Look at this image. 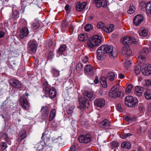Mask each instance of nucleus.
<instances>
[{
    "mask_svg": "<svg viewBox=\"0 0 151 151\" xmlns=\"http://www.w3.org/2000/svg\"><path fill=\"white\" fill-rule=\"evenodd\" d=\"M95 105L100 108H103L105 105V100L102 98L96 99L94 101Z\"/></svg>",
    "mask_w": 151,
    "mask_h": 151,
    "instance_id": "4468645a",
    "label": "nucleus"
},
{
    "mask_svg": "<svg viewBox=\"0 0 151 151\" xmlns=\"http://www.w3.org/2000/svg\"><path fill=\"white\" fill-rule=\"evenodd\" d=\"M43 91L41 94V96L43 98H46L47 97V83L45 82L43 83Z\"/></svg>",
    "mask_w": 151,
    "mask_h": 151,
    "instance_id": "4be33fe9",
    "label": "nucleus"
},
{
    "mask_svg": "<svg viewBox=\"0 0 151 151\" xmlns=\"http://www.w3.org/2000/svg\"><path fill=\"white\" fill-rule=\"evenodd\" d=\"M39 27V24L38 22L33 23L32 25V28L34 29H37Z\"/></svg>",
    "mask_w": 151,
    "mask_h": 151,
    "instance_id": "3c124183",
    "label": "nucleus"
},
{
    "mask_svg": "<svg viewBox=\"0 0 151 151\" xmlns=\"http://www.w3.org/2000/svg\"><path fill=\"white\" fill-rule=\"evenodd\" d=\"M143 17L142 15L140 14L137 15L134 18V25L136 26H138L143 21Z\"/></svg>",
    "mask_w": 151,
    "mask_h": 151,
    "instance_id": "ddd939ff",
    "label": "nucleus"
},
{
    "mask_svg": "<svg viewBox=\"0 0 151 151\" xmlns=\"http://www.w3.org/2000/svg\"><path fill=\"white\" fill-rule=\"evenodd\" d=\"M135 10V8L133 4L130 5L128 10L127 11V13L130 14H133Z\"/></svg>",
    "mask_w": 151,
    "mask_h": 151,
    "instance_id": "4c0bfd02",
    "label": "nucleus"
},
{
    "mask_svg": "<svg viewBox=\"0 0 151 151\" xmlns=\"http://www.w3.org/2000/svg\"><path fill=\"white\" fill-rule=\"evenodd\" d=\"M101 36L97 35H94L91 37L87 41V45L91 48L98 46L101 43Z\"/></svg>",
    "mask_w": 151,
    "mask_h": 151,
    "instance_id": "f03ea898",
    "label": "nucleus"
},
{
    "mask_svg": "<svg viewBox=\"0 0 151 151\" xmlns=\"http://www.w3.org/2000/svg\"><path fill=\"white\" fill-rule=\"evenodd\" d=\"M56 113V111L55 109H52L50 113L49 118V121H50L52 120L55 117Z\"/></svg>",
    "mask_w": 151,
    "mask_h": 151,
    "instance_id": "c9c22d12",
    "label": "nucleus"
},
{
    "mask_svg": "<svg viewBox=\"0 0 151 151\" xmlns=\"http://www.w3.org/2000/svg\"><path fill=\"white\" fill-rule=\"evenodd\" d=\"M141 70V67L140 65H137L134 68V72L136 75L139 74Z\"/></svg>",
    "mask_w": 151,
    "mask_h": 151,
    "instance_id": "a18cd8bd",
    "label": "nucleus"
},
{
    "mask_svg": "<svg viewBox=\"0 0 151 151\" xmlns=\"http://www.w3.org/2000/svg\"><path fill=\"white\" fill-rule=\"evenodd\" d=\"M102 2L104 3H105V1H101V0H95L94 1V2L96 7L99 8L102 7L101 5V3Z\"/></svg>",
    "mask_w": 151,
    "mask_h": 151,
    "instance_id": "79ce46f5",
    "label": "nucleus"
},
{
    "mask_svg": "<svg viewBox=\"0 0 151 151\" xmlns=\"http://www.w3.org/2000/svg\"><path fill=\"white\" fill-rule=\"evenodd\" d=\"M91 139V136L90 134L81 135L78 137V139L80 142L82 143H88Z\"/></svg>",
    "mask_w": 151,
    "mask_h": 151,
    "instance_id": "1a4fd4ad",
    "label": "nucleus"
},
{
    "mask_svg": "<svg viewBox=\"0 0 151 151\" xmlns=\"http://www.w3.org/2000/svg\"><path fill=\"white\" fill-rule=\"evenodd\" d=\"M100 83H101V82H106V78L105 77H102L101 78L100 80Z\"/></svg>",
    "mask_w": 151,
    "mask_h": 151,
    "instance_id": "338daca9",
    "label": "nucleus"
},
{
    "mask_svg": "<svg viewBox=\"0 0 151 151\" xmlns=\"http://www.w3.org/2000/svg\"><path fill=\"white\" fill-rule=\"evenodd\" d=\"M53 56L54 55L52 51H49L48 53V59L50 60L52 59Z\"/></svg>",
    "mask_w": 151,
    "mask_h": 151,
    "instance_id": "864d4df0",
    "label": "nucleus"
},
{
    "mask_svg": "<svg viewBox=\"0 0 151 151\" xmlns=\"http://www.w3.org/2000/svg\"><path fill=\"white\" fill-rule=\"evenodd\" d=\"M82 62L85 63H86L88 61V57L86 56H84L81 58Z\"/></svg>",
    "mask_w": 151,
    "mask_h": 151,
    "instance_id": "5fc2aeb1",
    "label": "nucleus"
},
{
    "mask_svg": "<svg viewBox=\"0 0 151 151\" xmlns=\"http://www.w3.org/2000/svg\"><path fill=\"white\" fill-rule=\"evenodd\" d=\"M117 110L120 112L123 111V109L121 107V105L120 104H118L116 106Z\"/></svg>",
    "mask_w": 151,
    "mask_h": 151,
    "instance_id": "6e6d98bb",
    "label": "nucleus"
},
{
    "mask_svg": "<svg viewBox=\"0 0 151 151\" xmlns=\"http://www.w3.org/2000/svg\"><path fill=\"white\" fill-rule=\"evenodd\" d=\"M86 4L85 2H83L81 4L80 2H78L76 4V9L78 11H83L86 6Z\"/></svg>",
    "mask_w": 151,
    "mask_h": 151,
    "instance_id": "f3484780",
    "label": "nucleus"
},
{
    "mask_svg": "<svg viewBox=\"0 0 151 151\" xmlns=\"http://www.w3.org/2000/svg\"><path fill=\"white\" fill-rule=\"evenodd\" d=\"M75 107L74 106H72L68 109L67 111V113L70 116L72 115L73 112V109Z\"/></svg>",
    "mask_w": 151,
    "mask_h": 151,
    "instance_id": "a19ab883",
    "label": "nucleus"
},
{
    "mask_svg": "<svg viewBox=\"0 0 151 151\" xmlns=\"http://www.w3.org/2000/svg\"><path fill=\"white\" fill-rule=\"evenodd\" d=\"M148 49L146 47L143 48L140 52L139 55L138 56V60L140 62L143 61L145 59V56L149 52Z\"/></svg>",
    "mask_w": 151,
    "mask_h": 151,
    "instance_id": "9b49d317",
    "label": "nucleus"
},
{
    "mask_svg": "<svg viewBox=\"0 0 151 151\" xmlns=\"http://www.w3.org/2000/svg\"><path fill=\"white\" fill-rule=\"evenodd\" d=\"M79 101L81 107L84 108L86 106L87 100L84 98H80L79 99Z\"/></svg>",
    "mask_w": 151,
    "mask_h": 151,
    "instance_id": "a878e982",
    "label": "nucleus"
},
{
    "mask_svg": "<svg viewBox=\"0 0 151 151\" xmlns=\"http://www.w3.org/2000/svg\"><path fill=\"white\" fill-rule=\"evenodd\" d=\"M51 72L54 77H58L60 76V71L54 68H52Z\"/></svg>",
    "mask_w": 151,
    "mask_h": 151,
    "instance_id": "72a5a7b5",
    "label": "nucleus"
},
{
    "mask_svg": "<svg viewBox=\"0 0 151 151\" xmlns=\"http://www.w3.org/2000/svg\"><path fill=\"white\" fill-rule=\"evenodd\" d=\"M88 37L86 34H81L78 36V39L80 41L82 42H84L87 40Z\"/></svg>",
    "mask_w": 151,
    "mask_h": 151,
    "instance_id": "cd10ccee",
    "label": "nucleus"
},
{
    "mask_svg": "<svg viewBox=\"0 0 151 151\" xmlns=\"http://www.w3.org/2000/svg\"><path fill=\"white\" fill-rule=\"evenodd\" d=\"M146 4L143 1L141 2L140 3V6L142 7V9H143L145 6L146 7Z\"/></svg>",
    "mask_w": 151,
    "mask_h": 151,
    "instance_id": "0e129e2a",
    "label": "nucleus"
},
{
    "mask_svg": "<svg viewBox=\"0 0 151 151\" xmlns=\"http://www.w3.org/2000/svg\"><path fill=\"white\" fill-rule=\"evenodd\" d=\"M21 34L20 37L21 38H23L24 36H26L29 34V31L28 28L26 27H23L20 30Z\"/></svg>",
    "mask_w": 151,
    "mask_h": 151,
    "instance_id": "412c9836",
    "label": "nucleus"
},
{
    "mask_svg": "<svg viewBox=\"0 0 151 151\" xmlns=\"http://www.w3.org/2000/svg\"><path fill=\"white\" fill-rule=\"evenodd\" d=\"M139 33L140 36L145 37L148 34L147 31L145 29H142L139 31Z\"/></svg>",
    "mask_w": 151,
    "mask_h": 151,
    "instance_id": "2f4dec72",
    "label": "nucleus"
},
{
    "mask_svg": "<svg viewBox=\"0 0 151 151\" xmlns=\"http://www.w3.org/2000/svg\"><path fill=\"white\" fill-rule=\"evenodd\" d=\"M66 47L67 46L65 44L61 45L57 52V53L59 55H61L62 53L65 50Z\"/></svg>",
    "mask_w": 151,
    "mask_h": 151,
    "instance_id": "bb28decb",
    "label": "nucleus"
},
{
    "mask_svg": "<svg viewBox=\"0 0 151 151\" xmlns=\"http://www.w3.org/2000/svg\"><path fill=\"white\" fill-rule=\"evenodd\" d=\"M56 94V92L55 88H51L49 91V95L50 98H54Z\"/></svg>",
    "mask_w": 151,
    "mask_h": 151,
    "instance_id": "393cba45",
    "label": "nucleus"
},
{
    "mask_svg": "<svg viewBox=\"0 0 151 151\" xmlns=\"http://www.w3.org/2000/svg\"><path fill=\"white\" fill-rule=\"evenodd\" d=\"M118 143L116 141H113L110 143V147L111 149H113L114 148L116 147L118 145Z\"/></svg>",
    "mask_w": 151,
    "mask_h": 151,
    "instance_id": "37998d69",
    "label": "nucleus"
},
{
    "mask_svg": "<svg viewBox=\"0 0 151 151\" xmlns=\"http://www.w3.org/2000/svg\"><path fill=\"white\" fill-rule=\"evenodd\" d=\"M146 10L147 14L151 13V1L148 2L146 4Z\"/></svg>",
    "mask_w": 151,
    "mask_h": 151,
    "instance_id": "c756f323",
    "label": "nucleus"
},
{
    "mask_svg": "<svg viewBox=\"0 0 151 151\" xmlns=\"http://www.w3.org/2000/svg\"><path fill=\"white\" fill-rule=\"evenodd\" d=\"M10 83L14 88H19L22 87V84L20 82L16 79H11L10 80Z\"/></svg>",
    "mask_w": 151,
    "mask_h": 151,
    "instance_id": "2eb2a0df",
    "label": "nucleus"
},
{
    "mask_svg": "<svg viewBox=\"0 0 151 151\" xmlns=\"http://www.w3.org/2000/svg\"><path fill=\"white\" fill-rule=\"evenodd\" d=\"M93 67L91 65H87L85 68V72H91L93 70Z\"/></svg>",
    "mask_w": 151,
    "mask_h": 151,
    "instance_id": "c03bdc74",
    "label": "nucleus"
},
{
    "mask_svg": "<svg viewBox=\"0 0 151 151\" xmlns=\"http://www.w3.org/2000/svg\"><path fill=\"white\" fill-rule=\"evenodd\" d=\"M18 135L19 138L17 139V141L18 142H20L27 137L26 130L24 129L21 130Z\"/></svg>",
    "mask_w": 151,
    "mask_h": 151,
    "instance_id": "dca6fc26",
    "label": "nucleus"
},
{
    "mask_svg": "<svg viewBox=\"0 0 151 151\" xmlns=\"http://www.w3.org/2000/svg\"><path fill=\"white\" fill-rule=\"evenodd\" d=\"M19 17L18 12L16 10H13L12 14L10 17V19L14 20Z\"/></svg>",
    "mask_w": 151,
    "mask_h": 151,
    "instance_id": "c85d7f7f",
    "label": "nucleus"
},
{
    "mask_svg": "<svg viewBox=\"0 0 151 151\" xmlns=\"http://www.w3.org/2000/svg\"><path fill=\"white\" fill-rule=\"evenodd\" d=\"M149 122L147 121H145L143 125L141 126V130L142 132H144L146 130L147 127Z\"/></svg>",
    "mask_w": 151,
    "mask_h": 151,
    "instance_id": "473e14b6",
    "label": "nucleus"
},
{
    "mask_svg": "<svg viewBox=\"0 0 151 151\" xmlns=\"http://www.w3.org/2000/svg\"><path fill=\"white\" fill-rule=\"evenodd\" d=\"M19 101L22 107L25 110H28L30 107V104L27 99L24 96H21L19 98Z\"/></svg>",
    "mask_w": 151,
    "mask_h": 151,
    "instance_id": "6e6552de",
    "label": "nucleus"
},
{
    "mask_svg": "<svg viewBox=\"0 0 151 151\" xmlns=\"http://www.w3.org/2000/svg\"><path fill=\"white\" fill-rule=\"evenodd\" d=\"M144 96L147 99H151V91L149 89H147L144 93Z\"/></svg>",
    "mask_w": 151,
    "mask_h": 151,
    "instance_id": "7c9ffc66",
    "label": "nucleus"
},
{
    "mask_svg": "<svg viewBox=\"0 0 151 151\" xmlns=\"http://www.w3.org/2000/svg\"><path fill=\"white\" fill-rule=\"evenodd\" d=\"M142 88L140 86H136L135 89V93L138 96H141L142 95Z\"/></svg>",
    "mask_w": 151,
    "mask_h": 151,
    "instance_id": "5701e85b",
    "label": "nucleus"
},
{
    "mask_svg": "<svg viewBox=\"0 0 151 151\" xmlns=\"http://www.w3.org/2000/svg\"><path fill=\"white\" fill-rule=\"evenodd\" d=\"M142 83L144 86H149L151 85V81L148 79L144 80Z\"/></svg>",
    "mask_w": 151,
    "mask_h": 151,
    "instance_id": "49530a36",
    "label": "nucleus"
},
{
    "mask_svg": "<svg viewBox=\"0 0 151 151\" xmlns=\"http://www.w3.org/2000/svg\"><path fill=\"white\" fill-rule=\"evenodd\" d=\"M141 71L144 75L146 76L150 75L151 74V65L149 64L145 65Z\"/></svg>",
    "mask_w": 151,
    "mask_h": 151,
    "instance_id": "f8f14e48",
    "label": "nucleus"
},
{
    "mask_svg": "<svg viewBox=\"0 0 151 151\" xmlns=\"http://www.w3.org/2000/svg\"><path fill=\"white\" fill-rule=\"evenodd\" d=\"M102 87L104 88H106L107 86L106 82H102L100 83Z\"/></svg>",
    "mask_w": 151,
    "mask_h": 151,
    "instance_id": "e2e57ef3",
    "label": "nucleus"
},
{
    "mask_svg": "<svg viewBox=\"0 0 151 151\" xmlns=\"http://www.w3.org/2000/svg\"><path fill=\"white\" fill-rule=\"evenodd\" d=\"M42 1V0H33V1H32V3H33L34 4L38 5L39 3L41 2Z\"/></svg>",
    "mask_w": 151,
    "mask_h": 151,
    "instance_id": "680f3d73",
    "label": "nucleus"
},
{
    "mask_svg": "<svg viewBox=\"0 0 151 151\" xmlns=\"http://www.w3.org/2000/svg\"><path fill=\"white\" fill-rule=\"evenodd\" d=\"M68 22H64L62 24V26L63 27H66L68 26Z\"/></svg>",
    "mask_w": 151,
    "mask_h": 151,
    "instance_id": "774afa93",
    "label": "nucleus"
},
{
    "mask_svg": "<svg viewBox=\"0 0 151 151\" xmlns=\"http://www.w3.org/2000/svg\"><path fill=\"white\" fill-rule=\"evenodd\" d=\"M114 25L112 24L105 26L104 27V31L105 32L108 33L111 32L114 30Z\"/></svg>",
    "mask_w": 151,
    "mask_h": 151,
    "instance_id": "aec40b11",
    "label": "nucleus"
},
{
    "mask_svg": "<svg viewBox=\"0 0 151 151\" xmlns=\"http://www.w3.org/2000/svg\"><path fill=\"white\" fill-rule=\"evenodd\" d=\"M1 138L2 139L6 141L9 145H10L11 144V142L10 139L8 137L6 133H2Z\"/></svg>",
    "mask_w": 151,
    "mask_h": 151,
    "instance_id": "b1692460",
    "label": "nucleus"
},
{
    "mask_svg": "<svg viewBox=\"0 0 151 151\" xmlns=\"http://www.w3.org/2000/svg\"><path fill=\"white\" fill-rule=\"evenodd\" d=\"M97 27L98 29H101L104 30V27L105 25L102 22H100L97 24Z\"/></svg>",
    "mask_w": 151,
    "mask_h": 151,
    "instance_id": "8fccbe9b",
    "label": "nucleus"
},
{
    "mask_svg": "<svg viewBox=\"0 0 151 151\" xmlns=\"http://www.w3.org/2000/svg\"><path fill=\"white\" fill-rule=\"evenodd\" d=\"M131 135L130 133L126 134H124L122 137L121 138L122 139H125L127 137H129Z\"/></svg>",
    "mask_w": 151,
    "mask_h": 151,
    "instance_id": "bf43d9fd",
    "label": "nucleus"
},
{
    "mask_svg": "<svg viewBox=\"0 0 151 151\" xmlns=\"http://www.w3.org/2000/svg\"><path fill=\"white\" fill-rule=\"evenodd\" d=\"M111 122L106 119H104L99 123V127L103 129H107L111 126Z\"/></svg>",
    "mask_w": 151,
    "mask_h": 151,
    "instance_id": "9d476101",
    "label": "nucleus"
},
{
    "mask_svg": "<svg viewBox=\"0 0 151 151\" xmlns=\"http://www.w3.org/2000/svg\"><path fill=\"white\" fill-rule=\"evenodd\" d=\"M84 98L87 100L93 99L95 98V95L92 92L86 91L83 93Z\"/></svg>",
    "mask_w": 151,
    "mask_h": 151,
    "instance_id": "6ab92c4d",
    "label": "nucleus"
},
{
    "mask_svg": "<svg viewBox=\"0 0 151 151\" xmlns=\"http://www.w3.org/2000/svg\"><path fill=\"white\" fill-rule=\"evenodd\" d=\"M122 93V92L118 91L114 86L110 91L109 95L110 97L112 98L122 97L123 96V95H121Z\"/></svg>",
    "mask_w": 151,
    "mask_h": 151,
    "instance_id": "423d86ee",
    "label": "nucleus"
},
{
    "mask_svg": "<svg viewBox=\"0 0 151 151\" xmlns=\"http://www.w3.org/2000/svg\"><path fill=\"white\" fill-rule=\"evenodd\" d=\"M122 42L125 45H128L132 43L136 44V41L135 39L132 37H125L121 38Z\"/></svg>",
    "mask_w": 151,
    "mask_h": 151,
    "instance_id": "39448f33",
    "label": "nucleus"
},
{
    "mask_svg": "<svg viewBox=\"0 0 151 151\" xmlns=\"http://www.w3.org/2000/svg\"><path fill=\"white\" fill-rule=\"evenodd\" d=\"M49 139L48 140V142L49 143V144H50V143H51L54 142L55 141L56 139H53V138H49Z\"/></svg>",
    "mask_w": 151,
    "mask_h": 151,
    "instance_id": "69168bd1",
    "label": "nucleus"
},
{
    "mask_svg": "<svg viewBox=\"0 0 151 151\" xmlns=\"http://www.w3.org/2000/svg\"><path fill=\"white\" fill-rule=\"evenodd\" d=\"M27 50L30 54L35 53L37 50V46L34 41H29L27 44Z\"/></svg>",
    "mask_w": 151,
    "mask_h": 151,
    "instance_id": "0eeeda50",
    "label": "nucleus"
},
{
    "mask_svg": "<svg viewBox=\"0 0 151 151\" xmlns=\"http://www.w3.org/2000/svg\"><path fill=\"white\" fill-rule=\"evenodd\" d=\"M41 111L42 114V116L45 118L47 117V107L46 106L43 107L41 110Z\"/></svg>",
    "mask_w": 151,
    "mask_h": 151,
    "instance_id": "58836bf2",
    "label": "nucleus"
},
{
    "mask_svg": "<svg viewBox=\"0 0 151 151\" xmlns=\"http://www.w3.org/2000/svg\"><path fill=\"white\" fill-rule=\"evenodd\" d=\"M84 29L86 31L89 32L92 29L93 27L91 24H88L85 26Z\"/></svg>",
    "mask_w": 151,
    "mask_h": 151,
    "instance_id": "ea45409f",
    "label": "nucleus"
},
{
    "mask_svg": "<svg viewBox=\"0 0 151 151\" xmlns=\"http://www.w3.org/2000/svg\"><path fill=\"white\" fill-rule=\"evenodd\" d=\"M115 77L114 73L112 72H110L108 73L107 77L109 80L112 81L114 79Z\"/></svg>",
    "mask_w": 151,
    "mask_h": 151,
    "instance_id": "e433bc0d",
    "label": "nucleus"
},
{
    "mask_svg": "<svg viewBox=\"0 0 151 151\" xmlns=\"http://www.w3.org/2000/svg\"><path fill=\"white\" fill-rule=\"evenodd\" d=\"M105 1V3H104L103 2H102V3H101L102 7H103L104 8L106 7L107 4V1L106 0H101V1Z\"/></svg>",
    "mask_w": 151,
    "mask_h": 151,
    "instance_id": "13d9d810",
    "label": "nucleus"
},
{
    "mask_svg": "<svg viewBox=\"0 0 151 151\" xmlns=\"http://www.w3.org/2000/svg\"><path fill=\"white\" fill-rule=\"evenodd\" d=\"M97 58L99 60L104 58L107 54H109L111 58L117 56L116 50L112 45H103L98 48L97 51Z\"/></svg>",
    "mask_w": 151,
    "mask_h": 151,
    "instance_id": "f257e3e1",
    "label": "nucleus"
},
{
    "mask_svg": "<svg viewBox=\"0 0 151 151\" xmlns=\"http://www.w3.org/2000/svg\"><path fill=\"white\" fill-rule=\"evenodd\" d=\"M132 63V62L131 60H126L125 62V65L127 68L129 67V65Z\"/></svg>",
    "mask_w": 151,
    "mask_h": 151,
    "instance_id": "4d7b16f0",
    "label": "nucleus"
},
{
    "mask_svg": "<svg viewBox=\"0 0 151 151\" xmlns=\"http://www.w3.org/2000/svg\"><path fill=\"white\" fill-rule=\"evenodd\" d=\"M46 132V131H45L44 132L42 133L41 137L44 143V145H43L42 144H39L36 151H46V149L47 148V134L45 133Z\"/></svg>",
    "mask_w": 151,
    "mask_h": 151,
    "instance_id": "20e7f679",
    "label": "nucleus"
},
{
    "mask_svg": "<svg viewBox=\"0 0 151 151\" xmlns=\"http://www.w3.org/2000/svg\"><path fill=\"white\" fill-rule=\"evenodd\" d=\"M122 50L123 53L127 56H129L132 53V51L128 45H124Z\"/></svg>",
    "mask_w": 151,
    "mask_h": 151,
    "instance_id": "a211bd4d",
    "label": "nucleus"
},
{
    "mask_svg": "<svg viewBox=\"0 0 151 151\" xmlns=\"http://www.w3.org/2000/svg\"><path fill=\"white\" fill-rule=\"evenodd\" d=\"M82 64L80 63H78L76 66V70L78 72H79L82 69Z\"/></svg>",
    "mask_w": 151,
    "mask_h": 151,
    "instance_id": "de8ad7c7",
    "label": "nucleus"
},
{
    "mask_svg": "<svg viewBox=\"0 0 151 151\" xmlns=\"http://www.w3.org/2000/svg\"><path fill=\"white\" fill-rule=\"evenodd\" d=\"M125 103L128 107H132L138 105V101L137 98H134L132 96H129L125 98Z\"/></svg>",
    "mask_w": 151,
    "mask_h": 151,
    "instance_id": "7ed1b4c3",
    "label": "nucleus"
},
{
    "mask_svg": "<svg viewBox=\"0 0 151 151\" xmlns=\"http://www.w3.org/2000/svg\"><path fill=\"white\" fill-rule=\"evenodd\" d=\"M132 85L131 84H129L127 86V88L125 90L127 94H128L130 92L132 89Z\"/></svg>",
    "mask_w": 151,
    "mask_h": 151,
    "instance_id": "09e8293b",
    "label": "nucleus"
},
{
    "mask_svg": "<svg viewBox=\"0 0 151 151\" xmlns=\"http://www.w3.org/2000/svg\"><path fill=\"white\" fill-rule=\"evenodd\" d=\"M1 149L2 150H4L7 147L6 143L4 142L1 143Z\"/></svg>",
    "mask_w": 151,
    "mask_h": 151,
    "instance_id": "603ef678",
    "label": "nucleus"
},
{
    "mask_svg": "<svg viewBox=\"0 0 151 151\" xmlns=\"http://www.w3.org/2000/svg\"><path fill=\"white\" fill-rule=\"evenodd\" d=\"M131 144L129 142H124L121 145V147L126 149H129L131 147Z\"/></svg>",
    "mask_w": 151,
    "mask_h": 151,
    "instance_id": "f704fd0d",
    "label": "nucleus"
},
{
    "mask_svg": "<svg viewBox=\"0 0 151 151\" xmlns=\"http://www.w3.org/2000/svg\"><path fill=\"white\" fill-rule=\"evenodd\" d=\"M133 118H131L129 116H126L125 118V120L129 122H132Z\"/></svg>",
    "mask_w": 151,
    "mask_h": 151,
    "instance_id": "052dcab7",
    "label": "nucleus"
}]
</instances>
